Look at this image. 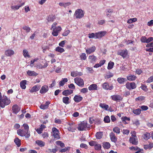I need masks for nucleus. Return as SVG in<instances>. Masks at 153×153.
I'll return each instance as SVG.
<instances>
[{"label":"nucleus","mask_w":153,"mask_h":153,"mask_svg":"<svg viewBox=\"0 0 153 153\" xmlns=\"http://www.w3.org/2000/svg\"><path fill=\"white\" fill-rule=\"evenodd\" d=\"M17 133L19 136L21 137L25 136L27 138H28L30 136L29 133L23 129H18L17 131Z\"/></svg>","instance_id":"f257e3e1"},{"label":"nucleus","mask_w":153,"mask_h":153,"mask_svg":"<svg viewBox=\"0 0 153 153\" xmlns=\"http://www.w3.org/2000/svg\"><path fill=\"white\" fill-rule=\"evenodd\" d=\"M84 14L83 10L81 9H78L76 10L74 15L76 18L80 19L83 17Z\"/></svg>","instance_id":"f03ea898"},{"label":"nucleus","mask_w":153,"mask_h":153,"mask_svg":"<svg viewBox=\"0 0 153 153\" xmlns=\"http://www.w3.org/2000/svg\"><path fill=\"white\" fill-rule=\"evenodd\" d=\"M117 54L121 56L124 59L127 58L128 57V51L126 49L121 50L119 51Z\"/></svg>","instance_id":"7ed1b4c3"},{"label":"nucleus","mask_w":153,"mask_h":153,"mask_svg":"<svg viewBox=\"0 0 153 153\" xmlns=\"http://www.w3.org/2000/svg\"><path fill=\"white\" fill-rule=\"evenodd\" d=\"M51 133L52 136L56 140H58L60 139V137L59 134V130L55 127H53L52 129Z\"/></svg>","instance_id":"20e7f679"},{"label":"nucleus","mask_w":153,"mask_h":153,"mask_svg":"<svg viewBox=\"0 0 153 153\" xmlns=\"http://www.w3.org/2000/svg\"><path fill=\"white\" fill-rule=\"evenodd\" d=\"M75 82L79 86H83L84 85V81L80 77H76L74 79Z\"/></svg>","instance_id":"39448f33"},{"label":"nucleus","mask_w":153,"mask_h":153,"mask_svg":"<svg viewBox=\"0 0 153 153\" xmlns=\"http://www.w3.org/2000/svg\"><path fill=\"white\" fill-rule=\"evenodd\" d=\"M87 127V123L83 122L79 124L77 128L79 130L83 131L85 130Z\"/></svg>","instance_id":"423d86ee"},{"label":"nucleus","mask_w":153,"mask_h":153,"mask_svg":"<svg viewBox=\"0 0 153 153\" xmlns=\"http://www.w3.org/2000/svg\"><path fill=\"white\" fill-rule=\"evenodd\" d=\"M126 85V88L129 90L134 89L136 87V84L134 82H127Z\"/></svg>","instance_id":"0eeeda50"},{"label":"nucleus","mask_w":153,"mask_h":153,"mask_svg":"<svg viewBox=\"0 0 153 153\" xmlns=\"http://www.w3.org/2000/svg\"><path fill=\"white\" fill-rule=\"evenodd\" d=\"M53 29V30L52 33V35L54 36H56L58 35L59 33L61 30L62 28L60 26H58Z\"/></svg>","instance_id":"6e6552de"},{"label":"nucleus","mask_w":153,"mask_h":153,"mask_svg":"<svg viewBox=\"0 0 153 153\" xmlns=\"http://www.w3.org/2000/svg\"><path fill=\"white\" fill-rule=\"evenodd\" d=\"M85 52L87 54H90L94 52L96 50V48L94 46H92L91 47L85 48Z\"/></svg>","instance_id":"1a4fd4ad"},{"label":"nucleus","mask_w":153,"mask_h":153,"mask_svg":"<svg viewBox=\"0 0 153 153\" xmlns=\"http://www.w3.org/2000/svg\"><path fill=\"white\" fill-rule=\"evenodd\" d=\"M129 141L133 144L137 145L138 143L137 137L136 135H134L133 137H131L129 138Z\"/></svg>","instance_id":"9d476101"},{"label":"nucleus","mask_w":153,"mask_h":153,"mask_svg":"<svg viewBox=\"0 0 153 153\" xmlns=\"http://www.w3.org/2000/svg\"><path fill=\"white\" fill-rule=\"evenodd\" d=\"M102 88L105 90H111L113 88V86L112 85H109L108 83L105 82L102 85Z\"/></svg>","instance_id":"9b49d317"},{"label":"nucleus","mask_w":153,"mask_h":153,"mask_svg":"<svg viewBox=\"0 0 153 153\" xmlns=\"http://www.w3.org/2000/svg\"><path fill=\"white\" fill-rule=\"evenodd\" d=\"M67 129L69 131L72 132H74L76 129L75 124L73 123H69Z\"/></svg>","instance_id":"f8f14e48"},{"label":"nucleus","mask_w":153,"mask_h":153,"mask_svg":"<svg viewBox=\"0 0 153 153\" xmlns=\"http://www.w3.org/2000/svg\"><path fill=\"white\" fill-rule=\"evenodd\" d=\"M88 59L89 62L92 63H95L97 59V57L95 56L94 55L89 56Z\"/></svg>","instance_id":"ddd939ff"},{"label":"nucleus","mask_w":153,"mask_h":153,"mask_svg":"<svg viewBox=\"0 0 153 153\" xmlns=\"http://www.w3.org/2000/svg\"><path fill=\"white\" fill-rule=\"evenodd\" d=\"M106 33V31H100L96 33V39H100L104 36Z\"/></svg>","instance_id":"4468645a"},{"label":"nucleus","mask_w":153,"mask_h":153,"mask_svg":"<svg viewBox=\"0 0 153 153\" xmlns=\"http://www.w3.org/2000/svg\"><path fill=\"white\" fill-rule=\"evenodd\" d=\"M48 90V87L47 85L43 86L40 91V93L41 94H44L47 92Z\"/></svg>","instance_id":"2eb2a0df"},{"label":"nucleus","mask_w":153,"mask_h":153,"mask_svg":"<svg viewBox=\"0 0 153 153\" xmlns=\"http://www.w3.org/2000/svg\"><path fill=\"white\" fill-rule=\"evenodd\" d=\"M20 110V108L16 105H14L12 107V110L14 113L15 114H17Z\"/></svg>","instance_id":"dca6fc26"},{"label":"nucleus","mask_w":153,"mask_h":153,"mask_svg":"<svg viewBox=\"0 0 153 153\" xmlns=\"http://www.w3.org/2000/svg\"><path fill=\"white\" fill-rule=\"evenodd\" d=\"M109 136L110 139L112 142L114 143H116L117 142V138L116 137L114 133L113 132L110 133Z\"/></svg>","instance_id":"f3484780"},{"label":"nucleus","mask_w":153,"mask_h":153,"mask_svg":"<svg viewBox=\"0 0 153 153\" xmlns=\"http://www.w3.org/2000/svg\"><path fill=\"white\" fill-rule=\"evenodd\" d=\"M41 86L39 85H35L33 86L30 90V92L31 93H33L38 91L40 88Z\"/></svg>","instance_id":"a211bd4d"},{"label":"nucleus","mask_w":153,"mask_h":153,"mask_svg":"<svg viewBox=\"0 0 153 153\" xmlns=\"http://www.w3.org/2000/svg\"><path fill=\"white\" fill-rule=\"evenodd\" d=\"M50 104V102L47 101L45 104H41L40 106V108L42 109H45L48 108L49 105Z\"/></svg>","instance_id":"6ab92c4d"},{"label":"nucleus","mask_w":153,"mask_h":153,"mask_svg":"<svg viewBox=\"0 0 153 153\" xmlns=\"http://www.w3.org/2000/svg\"><path fill=\"white\" fill-rule=\"evenodd\" d=\"M14 53V51L11 49H8L5 52V54L7 56H11Z\"/></svg>","instance_id":"aec40b11"},{"label":"nucleus","mask_w":153,"mask_h":153,"mask_svg":"<svg viewBox=\"0 0 153 153\" xmlns=\"http://www.w3.org/2000/svg\"><path fill=\"white\" fill-rule=\"evenodd\" d=\"M98 87L96 84H93L90 85L88 87L89 91L97 90V89Z\"/></svg>","instance_id":"412c9836"},{"label":"nucleus","mask_w":153,"mask_h":153,"mask_svg":"<svg viewBox=\"0 0 153 153\" xmlns=\"http://www.w3.org/2000/svg\"><path fill=\"white\" fill-rule=\"evenodd\" d=\"M82 99V97L80 95H76L74 98V100L76 102H79Z\"/></svg>","instance_id":"4be33fe9"},{"label":"nucleus","mask_w":153,"mask_h":153,"mask_svg":"<svg viewBox=\"0 0 153 153\" xmlns=\"http://www.w3.org/2000/svg\"><path fill=\"white\" fill-rule=\"evenodd\" d=\"M73 93V91L71 90H67L64 91L62 93L63 95L65 96H68L71 94Z\"/></svg>","instance_id":"5701e85b"},{"label":"nucleus","mask_w":153,"mask_h":153,"mask_svg":"<svg viewBox=\"0 0 153 153\" xmlns=\"http://www.w3.org/2000/svg\"><path fill=\"white\" fill-rule=\"evenodd\" d=\"M27 74L30 76H36L38 75V74L33 71L29 70L27 72Z\"/></svg>","instance_id":"b1692460"},{"label":"nucleus","mask_w":153,"mask_h":153,"mask_svg":"<svg viewBox=\"0 0 153 153\" xmlns=\"http://www.w3.org/2000/svg\"><path fill=\"white\" fill-rule=\"evenodd\" d=\"M25 3L23 2L20 5L11 6V8L12 9L14 10H18L20 7L23 6V5Z\"/></svg>","instance_id":"393cba45"},{"label":"nucleus","mask_w":153,"mask_h":153,"mask_svg":"<svg viewBox=\"0 0 153 153\" xmlns=\"http://www.w3.org/2000/svg\"><path fill=\"white\" fill-rule=\"evenodd\" d=\"M111 97L113 100L115 101L120 100L121 99V97L119 95H113L111 96Z\"/></svg>","instance_id":"a878e982"},{"label":"nucleus","mask_w":153,"mask_h":153,"mask_svg":"<svg viewBox=\"0 0 153 153\" xmlns=\"http://www.w3.org/2000/svg\"><path fill=\"white\" fill-rule=\"evenodd\" d=\"M136 76L134 75H130L127 76V79L131 81L134 80L136 79Z\"/></svg>","instance_id":"bb28decb"},{"label":"nucleus","mask_w":153,"mask_h":153,"mask_svg":"<svg viewBox=\"0 0 153 153\" xmlns=\"http://www.w3.org/2000/svg\"><path fill=\"white\" fill-rule=\"evenodd\" d=\"M27 81L26 80H22L20 82V86L21 87L22 89H25L26 88L25 85Z\"/></svg>","instance_id":"cd10ccee"},{"label":"nucleus","mask_w":153,"mask_h":153,"mask_svg":"<svg viewBox=\"0 0 153 153\" xmlns=\"http://www.w3.org/2000/svg\"><path fill=\"white\" fill-rule=\"evenodd\" d=\"M69 98L68 97H65L62 98V102L66 104H68L70 103Z\"/></svg>","instance_id":"c85d7f7f"},{"label":"nucleus","mask_w":153,"mask_h":153,"mask_svg":"<svg viewBox=\"0 0 153 153\" xmlns=\"http://www.w3.org/2000/svg\"><path fill=\"white\" fill-rule=\"evenodd\" d=\"M68 79L67 78H63L62 80L59 82V85L60 86L64 85L65 82H67Z\"/></svg>","instance_id":"c756f323"},{"label":"nucleus","mask_w":153,"mask_h":153,"mask_svg":"<svg viewBox=\"0 0 153 153\" xmlns=\"http://www.w3.org/2000/svg\"><path fill=\"white\" fill-rule=\"evenodd\" d=\"M14 142L18 147H19L20 146L21 140L18 137H16L14 139Z\"/></svg>","instance_id":"7c9ffc66"},{"label":"nucleus","mask_w":153,"mask_h":153,"mask_svg":"<svg viewBox=\"0 0 153 153\" xmlns=\"http://www.w3.org/2000/svg\"><path fill=\"white\" fill-rule=\"evenodd\" d=\"M143 137L145 140H148L151 137L150 134L149 133L146 132L144 134Z\"/></svg>","instance_id":"2f4dec72"},{"label":"nucleus","mask_w":153,"mask_h":153,"mask_svg":"<svg viewBox=\"0 0 153 153\" xmlns=\"http://www.w3.org/2000/svg\"><path fill=\"white\" fill-rule=\"evenodd\" d=\"M118 82L120 84H122L127 81V79L125 78L119 77L117 79Z\"/></svg>","instance_id":"473e14b6"},{"label":"nucleus","mask_w":153,"mask_h":153,"mask_svg":"<svg viewBox=\"0 0 153 153\" xmlns=\"http://www.w3.org/2000/svg\"><path fill=\"white\" fill-rule=\"evenodd\" d=\"M102 146L104 148L108 149L110 147L111 145L109 143L105 142L103 143Z\"/></svg>","instance_id":"72a5a7b5"},{"label":"nucleus","mask_w":153,"mask_h":153,"mask_svg":"<svg viewBox=\"0 0 153 153\" xmlns=\"http://www.w3.org/2000/svg\"><path fill=\"white\" fill-rule=\"evenodd\" d=\"M36 143L40 147L44 146L45 143L42 140H37L36 142Z\"/></svg>","instance_id":"f704fd0d"},{"label":"nucleus","mask_w":153,"mask_h":153,"mask_svg":"<svg viewBox=\"0 0 153 153\" xmlns=\"http://www.w3.org/2000/svg\"><path fill=\"white\" fill-rule=\"evenodd\" d=\"M23 55L26 58L27 57L30 58V56L28 53V52L27 50L26 49L24 50L23 51Z\"/></svg>","instance_id":"c9c22d12"},{"label":"nucleus","mask_w":153,"mask_h":153,"mask_svg":"<svg viewBox=\"0 0 153 153\" xmlns=\"http://www.w3.org/2000/svg\"><path fill=\"white\" fill-rule=\"evenodd\" d=\"M95 136L97 139H100L102 137V132H97L96 133Z\"/></svg>","instance_id":"e433bc0d"},{"label":"nucleus","mask_w":153,"mask_h":153,"mask_svg":"<svg viewBox=\"0 0 153 153\" xmlns=\"http://www.w3.org/2000/svg\"><path fill=\"white\" fill-rule=\"evenodd\" d=\"M6 105H7L9 104L10 102V100L8 98L6 97L5 98L2 99Z\"/></svg>","instance_id":"4c0bfd02"},{"label":"nucleus","mask_w":153,"mask_h":153,"mask_svg":"<svg viewBox=\"0 0 153 153\" xmlns=\"http://www.w3.org/2000/svg\"><path fill=\"white\" fill-rule=\"evenodd\" d=\"M57 150L56 149H49L47 151V153H55L57 152Z\"/></svg>","instance_id":"58836bf2"},{"label":"nucleus","mask_w":153,"mask_h":153,"mask_svg":"<svg viewBox=\"0 0 153 153\" xmlns=\"http://www.w3.org/2000/svg\"><path fill=\"white\" fill-rule=\"evenodd\" d=\"M114 65V62L110 61L108 63L107 67V69L108 70L112 69Z\"/></svg>","instance_id":"ea45409f"},{"label":"nucleus","mask_w":153,"mask_h":153,"mask_svg":"<svg viewBox=\"0 0 153 153\" xmlns=\"http://www.w3.org/2000/svg\"><path fill=\"white\" fill-rule=\"evenodd\" d=\"M133 112L136 115H139L141 113V110L140 108H137L133 110Z\"/></svg>","instance_id":"a19ab883"},{"label":"nucleus","mask_w":153,"mask_h":153,"mask_svg":"<svg viewBox=\"0 0 153 153\" xmlns=\"http://www.w3.org/2000/svg\"><path fill=\"white\" fill-rule=\"evenodd\" d=\"M113 131L117 134H119L120 133V129L118 127H115L113 129Z\"/></svg>","instance_id":"79ce46f5"},{"label":"nucleus","mask_w":153,"mask_h":153,"mask_svg":"<svg viewBox=\"0 0 153 153\" xmlns=\"http://www.w3.org/2000/svg\"><path fill=\"white\" fill-rule=\"evenodd\" d=\"M100 106L102 108H105L106 110H107L109 107L108 105L101 103L100 104Z\"/></svg>","instance_id":"37998d69"},{"label":"nucleus","mask_w":153,"mask_h":153,"mask_svg":"<svg viewBox=\"0 0 153 153\" xmlns=\"http://www.w3.org/2000/svg\"><path fill=\"white\" fill-rule=\"evenodd\" d=\"M80 59L82 60H85L87 59V56L85 53H83L80 56Z\"/></svg>","instance_id":"c03bdc74"},{"label":"nucleus","mask_w":153,"mask_h":153,"mask_svg":"<svg viewBox=\"0 0 153 153\" xmlns=\"http://www.w3.org/2000/svg\"><path fill=\"white\" fill-rule=\"evenodd\" d=\"M113 12V10L111 9H107L105 12V13L107 16H111V13Z\"/></svg>","instance_id":"a18cd8bd"},{"label":"nucleus","mask_w":153,"mask_h":153,"mask_svg":"<svg viewBox=\"0 0 153 153\" xmlns=\"http://www.w3.org/2000/svg\"><path fill=\"white\" fill-rule=\"evenodd\" d=\"M22 29L26 31L27 33H29L30 32L31 29L28 26H24L22 27Z\"/></svg>","instance_id":"49530a36"},{"label":"nucleus","mask_w":153,"mask_h":153,"mask_svg":"<svg viewBox=\"0 0 153 153\" xmlns=\"http://www.w3.org/2000/svg\"><path fill=\"white\" fill-rule=\"evenodd\" d=\"M56 51L59 52L60 53H62L65 51L64 49L59 47H58L56 48Z\"/></svg>","instance_id":"de8ad7c7"},{"label":"nucleus","mask_w":153,"mask_h":153,"mask_svg":"<svg viewBox=\"0 0 153 153\" xmlns=\"http://www.w3.org/2000/svg\"><path fill=\"white\" fill-rule=\"evenodd\" d=\"M56 145L60 146L61 147H64L65 146V144L63 143H62L61 141L59 140L56 141Z\"/></svg>","instance_id":"09e8293b"},{"label":"nucleus","mask_w":153,"mask_h":153,"mask_svg":"<svg viewBox=\"0 0 153 153\" xmlns=\"http://www.w3.org/2000/svg\"><path fill=\"white\" fill-rule=\"evenodd\" d=\"M144 99L145 97L144 96H141L136 98L135 100L136 101H139L140 102H141L144 100Z\"/></svg>","instance_id":"8fccbe9b"},{"label":"nucleus","mask_w":153,"mask_h":153,"mask_svg":"<svg viewBox=\"0 0 153 153\" xmlns=\"http://www.w3.org/2000/svg\"><path fill=\"white\" fill-rule=\"evenodd\" d=\"M96 33H89L88 34V37L90 38H95L96 39Z\"/></svg>","instance_id":"3c124183"},{"label":"nucleus","mask_w":153,"mask_h":153,"mask_svg":"<svg viewBox=\"0 0 153 153\" xmlns=\"http://www.w3.org/2000/svg\"><path fill=\"white\" fill-rule=\"evenodd\" d=\"M137 20V19L136 18H133L129 19L127 21V23L129 24L132 23L133 22H135Z\"/></svg>","instance_id":"603ef678"},{"label":"nucleus","mask_w":153,"mask_h":153,"mask_svg":"<svg viewBox=\"0 0 153 153\" xmlns=\"http://www.w3.org/2000/svg\"><path fill=\"white\" fill-rule=\"evenodd\" d=\"M101 146L99 144H96L94 146V149L95 150H100L101 149Z\"/></svg>","instance_id":"864d4df0"},{"label":"nucleus","mask_w":153,"mask_h":153,"mask_svg":"<svg viewBox=\"0 0 153 153\" xmlns=\"http://www.w3.org/2000/svg\"><path fill=\"white\" fill-rule=\"evenodd\" d=\"M78 72L77 71L71 72V76L74 77L78 76Z\"/></svg>","instance_id":"5fc2aeb1"},{"label":"nucleus","mask_w":153,"mask_h":153,"mask_svg":"<svg viewBox=\"0 0 153 153\" xmlns=\"http://www.w3.org/2000/svg\"><path fill=\"white\" fill-rule=\"evenodd\" d=\"M104 121L105 123H109L110 121L109 117L108 116H106L104 119Z\"/></svg>","instance_id":"6e6d98bb"},{"label":"nucleus","mask_w":153,"mask_h":153,"mask_svg":"<svg viewBox=\"0 0 153 153\" xmlns=\"http://www.w3.org/2000/svg\"><path fill=\"white\" fill-rule=\"evenodd\" d=\"M54 19V16H48L47 19L48 22H53Z\"/></svg>","instance_id":"4d7b16f0"},{"label":"nucleus","mask_w":153,"mask_h":153,"mask_svg":"<svg viewBox=\"0 0 153 153\" xmlns=\"http://www.w3.org/2000/svg\"><path fill=\"white\" fill-rule=\"evenodd\" d=\"M6 105L5 104L4 102L2 99L0 100V107L2 108H4L5 106Z\"/></svg>","instance_id":"13d9d810"},{"label":"nucleus","mask_w":153,"mask_h":153,"mask_svg":"<svg viewBox=\"0 0 153 153\" xmlns=\"http://www.w3.org/2000/svg\"><path fill=\"white\" fill-rule=\"evenodd\" d=\"M122 120L123 121L126 122V121H129L130 119L129 117H128L126 116L123 117H122Z\"/></svg>","instance_id":"bf43d9fd"},{"label":"nucleus","mask_w":153,"mask_h":153,"mask_svg":"<svg viewBox=\"0 0 153 153\" xmlns=\"http://www.w3.org/2000/svg\"><path fill=\"white\" fill-rule=\"evenodd\" d=\"M70 148L69 147H67L65 148L62 149L60 150L59 152L62 153L64 152L69 149Z\"/></svg>","instance_id":"052dcab7"},{"label":"nucleus","mask_w":153,"mask_h":153,"mask_svg":"<svg viewBox=\"0 0 153 153\" xmlns=\"http://www.w3.org/2000/svg\"><path fill=\"white\" fill-rule=\"evenodd\" d=\"M140 107L142 109L143 111H146L148 109V107L146 105H142L140 106Z\"/></svg>","instance_id":"680f3d73"},{"label":"nucleus","mask_w":153,"mask_h":153,"mask_svg":"<svg viewBox=\"0 0 153 153\" xmlns=\"http://www.w3.org/2000/svg\"><path fill=\"white\" fill-rule=\"evenodd\" d=\"M70 32V31L69 30H65L63 33L62 35L64 36H66L69 34Z\"/></svg>","instance_id":"e2e57ef3"},{"label":"nucleus","mask_w":153,"mask_h":153,"mask_svg":"<svg viewBox=\"0 0 153 153\" xmlns=\"http://www.w3.org/2000/svg\"><path fill=\"white\" fill-rule=\"evenodd\" d=\"M133 124L134 126H138L140 125V123L138 120H137L133 122Z\"/></svg>","instance_id":"0e129e2a"},{"label":"nucleus","mask_w":153,"mask_h":153,"mask_svg":"<svg viewBox=\"0 0 153 153\" xmlns=\"http://www.w3.org/2000/svg\"><path fill=\"white\" fill-rule=\"evenodd\" d=\"M23 126L24 127L25 129V131L27 132H28L29 127L28 125L27 124L25 123L23 124Z\"/></svg>","instance_id":"69168bd1"},{"label":"nucleus","mask_w":153,"mask_h":153,"mask_svg":"<svg viewBox=\"0 0 153 153\" xmlns=\"http://www.w3.org/2000/svg\"><path fill=\"white\" fill-rule=\"evenodd\" d=\"M113 74L111 73L107 74L105 76V78L107 79H109L113 76Z\"/></svg>","instance_id":"338daca9"},{"label":"nucleus","mask_w":153,"mask_h":153,"mask_svg":"<svg viewBox=\"0 0 153 153\" xmlns=\"http://www.w3.org/2000/svg\"><path fill=\"white\" fill-rule=\"evenodd\" d=\"M153 81V76H152L149 78L146 81V82L148 83H150Z\"/></svg>","instance_id":"774afa93"}]
</instances>
